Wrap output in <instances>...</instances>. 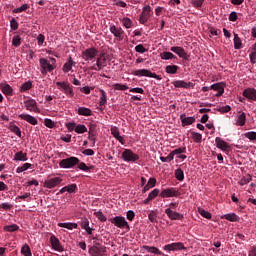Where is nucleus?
Instances as JSON below:
<instances>
[{
  "label": "nucleus",
  "mask_w": 256,
  "mask_h": 256,
  "mask_svg": "<svg viewBox=\"0 0 256 256\" xmlns=\"http://www.w3.org/2000/svg\"><path fill=\"white\" fill-rule=\"evenodd\" d=\"M109 222L112 223L118 229H126V231H131V227L129 226V222L123 216H115L108 219Z\"/></svg>",
  "instance_id": "1"
},
{
  "label": "nucleus",
  "mask_w": 256,
  "mask_h": 256,
  "mask_svg": "<svg viewBox=\"0 0 256 256\" xmlns=\"http://www.w3.org/2000/svg\"><path fill=\"white\" fill-rule=\"evenodd\" d=\"M77 164H79V158L71 156L66 159H62L59 162V167L60 169H75V167H77Z\"/></svg>",
  "instance_id": "2"
},
{
  "label": "nucleus",
  "mask_w": 256,
  "mask_h": 256,
  "mask_svg": "<svg viewBox=\"0 0 256 256\" xmlns=\"http://www.w3.org/2000/svg\"><path fill=\"white\" fill-rule=\"evenodd\" d=\"M39 63H40V72L43 75H47V73H52V71H55V67H57V66H53V64H51V62H49V60L45 58H40Z\"/></svg>",
  "instance_id": "3"
},
{
  "label": "nucleus",
  "mask_w": 256,
  "mask_h": 256,
  "mask_svg": "<svg viewBox=\"0 0 256 256\" xmlns=\"http://www.w3.org/2000/svg\"><path fill=\"white\" fill-rule=\"evenodd\" d=\"M59 91H63L67 97H74L73 86L69 82H56Z\"/></svg>",
  "instance_id": "4"
},
{
  "label": "nucleus",
  "mask_w": 256,
  "mask_h": 256,
  "mask_svg": "<svg viewBox=\"0 0 256 256\" xmlns=\"http://www.w3.org/2000/svg\"><path fill=\"white\" fill-rule=\"evenodd\" d=\"M132 75H134L135 77H151L152 79H157L158 81H161V76L147 69L135 70L134 72H132Z\"/></svg>",
  "instance_id": "5"
},
{
  "label": "nucleus",
  "mask_w": 256,
  "mask_h": 256,
  "mask_svg": "<svg viewBox=\"0 0 256 256\" xmlns=\"http://www.w3.org/2000/svg\"><path fill=\"white\" fill-rule=\"evenodd\" d=\"M122 159L126 163H135V161H139V156L135 152H132L131 149H124Z\"/></svg>",
  "instance_id": "6"
},
{
  "label": "nucleus",
  "mask_w": 256,
  "mask_h": 256,
  "mask_svg": "<svg viewBox=\"0 0 256 256\" xmlns=\"http://www.w3.org/2000/svg\"><path fill=\"white\" fill-rule=\"evenodd\" d=\"M98 54L99 49L95 47L87 48L82 52V59H84V61H93V59H95Z\"/></svg>",
  "instance_id": "7"
},
{
  "label": "nucleus",
  "mask_w": 256,
  "mask_h": 256,
  "mask_svg": "<svg viewBox=\"0 0 256 256\" xmlns=\"http://www.w3.org/2000/svg\"><path fill=\"white\" fill-rule=\"evenodd\" d=\"M151 15H153V9H151V6H144L139 18L141 25H145V23L149 21Z\"/></svg>",
  "instance_id": "8"
},
{
  "label": "nucleus",
  "mask_w": 256,
  "mask_h": 256,
  "mask_svg": "<svg viewBox=\"0 0 256 256\" xmlns=\"http://www.w3.org/2000/svg\"><path fill=\"white\" fill-rule=\"evenodd\" d=\"M187 247H185V244L182 242H174L171 244H167L163 246V250L167 252L171 251H185Z\"/></svg>",
  "instance_id": "9"
},
{
  "label": "nucleus",
  "mask_w": 256,
  "mask_h": 256,
  "mask_svg": "<svg viewBox=\"0 0 256 256\" xmlns=\"http://www.w3.org/2000/svg\"><path fill=\"white\" fill-rule=\"evenodd\" d=\"M88 253L91 256H103V255H105V253H107V247H105V246H89Z\"/></svg>",
  "instance_id": "10"
},
{
  "label": "nucleus",
  "mask_w": 256,
  "mask_h": 256,
  "mask_svg": "<svg viewBox=\"0 0 256 256\" xmlns=\"http://www.w3.org/2000/svg\"><path fill=\"white\" fill-rule=\"evenodd\" d=\"M61 183H63V178L54 177V178L45 180L43 185L46 189H54V187L61 185Z\"/></svg>",
  "instance_id": "11"
},
{
  "label": "nucleus",
  "mask_w": 256,
  "mask_h": 256,
  "mask_svg": "<svg viewBox=\"0 0 256 256\" xmlns=\"http://www.w3.org/2000/svg\"><path fill=\"white\" fill-rule=\"evenodd\" d=\"M179 195H181V192H179L177 189L175 188H167V189H163L160 193V197L162 199H167L169 197H179Z\"/></svg>",
  "instance_id": "12"
},
{
  "label": "nucleus",
  "mask_w": 256,
  "mask_h": 256,
  "mask_svg": "<svg viewBox=\"0 0 256 256\" xmlns=\"http://www.w3.org/2000/svg\"><path fill=\"white\" fill-rule=\"evenodd\" d=\"M110 33L116 37L117 41H123L125 39V31L121 27L115 25L110 26Z\"/></svg>",
  "instance_id": "13"
},
{
  "label": "nucleus",
  "mask_w": 256,
  "mask_h": 256,
  "mask_svg": "<svg viewBox=\"0 0 256 256\" xmlns=\"http://www.w3.org/2000/svg\"><path fill=\"white\" fill-rule=\"evenodd\" d=\"M165 213L167 214V217L171 221H181V220L185 219V216H183V214H181L179 212H175V211L171 210V208L165 209Z\"/></svg>",
  "instance_id": "14"
},
{
  "label": "nucleus",
  "mask_w": 256,
  "mask_h": 256,
  "mask_svg": "<svg viewBox=\"0 0 256 256\" xmlns=\"http://www.w3.org/2000/svg\"><path fill=\"white\" fill-rule=\"evenodd\" d=\"M50 243L54 251H58V253H63L65 251V249H63V246L61 245V242L59 241V238H56L55 235H52L50 237Z\"/></svg>",
  "instance_id": "15"
},
{
  "label": "nucleus",
  "mask_w": 256,
  "mask_h": 256,
  "mask_svg": "<svg viewBox=\"0 0 256 256\" xmlns=\"http://www.w3.org/2000/svg\"><path fill=\"white\" fill-rule=\"evenodd\" d=\"M172 85L177 89H191L195 87L193 82H185V80H176L172 82Z\"/></svg>",
  "instance_id": "16"
},
{
  "label": "nucleus",
  "mask_w": 256,
  "mask_h": 256,
  "mask_svg": "<svg viewBox=\"0 0 256 256\" xmlns=\"http://www.w3.org/2000/svg\"><path fill=\"white\" fill-rule=\"evenodd\" d=\"M170 51L176 53V55H178V57H180L181 59H185L186 61L189 60V55L187 54V52H185V49L183 47L172 46L170 48Z\"/></svg>",
  "instance_id": "17"
},
{
  "label": "nucleus",
  "mask_w": 256,
  "mask_h": 256,
  "mask_svg": "<svg viewBox=\"0 0 256 256\" xmlns=\"http://www.w3.org/2000/svg\"><path fill=\"white\" fill-rule=\"evenodd\" d=\"M215 143L217 149H221V151H231V146L225 140H223L221 137H216L215 138Z\"/></svg>",
  "instance_id": "18"
},
{
  "label": "nucleus",
  "mask_w": 256,
  "mask_h": 256,
  "mask_svg": "<svg viewBox=\"0 0 256 256\" xmlns=\"http://www.w3.org/2000/svg\"><path fill=\"white\" fill-rule=\"evenodd\" d=\"M243 97L248 99V101H256V89L255 88H246L242 92Z\"/></svg>",
  "instance_id": "19"
},
{
  "label": "nucleus",
  "mask_w": 256,
  "mask_h": 256,
  "mask_svg": "<svg viewBox=\"0 0 256 256\" xmlns=\"http://www.w3.org/2000/svg\"><path fill=\"white\" fill-rule=\"evenodd\" d=\"M210 89H213V91H218L216 94V97H221L223 93H225V83H215L210 86Z\"/></svg>",
  "instance_id": "20"
},
{
  "label": "nucleus",
  "mask_w": 256,
  "mask_h": 256,
  "mask_svg": "<svg viewBox=\"0 0 256 256\" xmlns=\"http://www.w3.org/2000/svg\"><path fill=\"white\" fill-rule=\"evenodd\" d=\"M25 108L27 111H33L34 113H39V108L37 107V101L30 99L25 102Z\"/></svg>",
  "instance_id": "21"
},
{
  "label": "nucleus",
  "mask_w": 256,
  "mask_h": 256,
  "mask_svg": "<svg viewBox=\"0 0 256 256\" xmlns=\"http://www.w3.org/2000/svg\"><path fill=\"white\" fill-rule=\"evenodd\" d=\"M96 67L99 70L103 69V67H107V58H105V53H102L97 57Z\"/></svg>",
  "instance_id": "22"
},
{
  "label": "nucleus",
  "mask_w": 256,
  "mask_h": 256,
  "mask_svg": "<svg viewBox=\"0 0 256 256\" xmlns=\"http://www.w3.org/2000/svg\"><path fill=\"white\" fill-rule=\"evenodd\" d=\"M19 119H22L23 121H26L27 123H30V125H37L39 121H37V118L29 115V114H20Z\"/></svg>",
  "instance_id": "23"
},
{
  "label": "nucleus",
  "mask_w": 256,
  "mask_h": 256,
  "mask_svg": "<svg viewBox=\"0 0 256 256\" xmlns=\"http://www.w3.org/2000/svg\"><path fill=\"white\" fill-rule=\"evenodd\" d=\"M180 121L182 123V127H187V125H193V123H195V117H187L186 114H181Z\"/></svg>",
  "instance_id": "24"
},
{
  "label": "nucleus",
  "mask_w": 256,
  "mask_h": 256,
  "mask_svg": "<svg viewBox=\"0 0 256 256\" xmlns=\"http://www.w3.org/2000/svg\"><path fill=\"white\" fill-rule=\"evenodd\" d=\"M73 66H75V61H73V58L69 57L67 62L62 67V71L64 73H69V71H72Z\"/></svg>",
  "instance_id": "25"
},
{
  "label": "nucleus",
  "mask_w": 256,
  "mask_h": 256,
  "mask_svg": "<svg viewBox=\"0 0 256 256\" xmlns=\"http://www.w3.org/2000/svg\"><path fill=\"white\" fill-rule=\"evenodd\" d=\"M155 185H157V179L151 177L149 178L147 184L144 186L142 193H147V191H149V189H153V187H155Z\"/></svg>",
  "instance_id": "26"
},
{
  "label": "nucleus",
  "mask_w": 256,
  "mask_h": 256,
  "mask_svg": "<svg viewBox=\"0 0 256 256\" xmlns=\"http://www.w3.org/2000/svg\"><path fill=\"white\" fill-rule=\"evenodd\" d=\"M221 219H226V221H230L231 223H237L239 221V217L235 213L224 214L221 216Z\"/></svg>",
  "instance_id": "27"
},
{
  "label": "nucleus",
  "mask_w": 256,
  "mask_h": 256,
  "mask_svg": "<svg viewBox=\"0 0 256 256\" xmlns=\"http://www.w3.org/2000/svg\"><path fill=\"white\" fill-rule=\"evenodd\" d=\"M58 227H62L64 229H68L69 231H73V229H77L79 225L73 222H65V223H58Z\"/></svg>",
  "instance_id": "28"
},
{
  "label": "nucleus",
  "mask_w": 256,
  "mask_h": 256,
  "mask_svg": "<svg viewBox=\"0 0 256 256\" xmlns=\"http://www.w3.org/2000/svg\"><path fill=\"white\" fill-rule=\"evenodd\" d=\"M78 115H82L83 117H91L93 111L90 108L79 107L77 109Z\"/></svg>",
  "instance_id": "29"
},
{
  "label": "nucleus",
  "mask_w": 256,
  "mask_h": 256,
  "mask_svg": "<svg viewBox=\"0 0 256 256\" xmlns=\"http://www.w3.org/2000/svg\"><path fill=\"white\" fill-rule=\"evenodd\" d=\"M27 153L19 151L14 155L13 161H28Z\"/></svg>",
  "instance_id": "30"
},
{
  "label": "nucleus",
  "mask_w": 256,
  "mask_h": 256,
  "mask_svg": "<svg viewBox=\"0 0 256 256\" xmlns=\"http://www.w3.org/2000/svg\"><path fill=\"white\" fill-rule=\"evenodd\" d=\"M143 249L148 253H153L154 255H163V252L155 246H143Z\"/></svg>",
  "instance_id": "31"
},
{
  "label": "nucleus",
  "mask_w": 256,
  "mask_h": 256,
  "mask_svg": "<svg viewBox=\"0 0 256 256\" xmlns=\"http://www.w3.org/2000/svg\"><path fill=\"white\" fill-rule=\"evenodd\" d=\"M106 105H107V92H105V90H100L99 107H105Z\"/></svg>",
  "instance_id": "32"
},
{
  "label": "nucleus",
  "mask_w": 256,
  "mask_h": 256,
  "mask_svg": "<svg viewBox=\"0 0 256 256\" xmlns=\"http://www.w3.org/2000/svg\"><path fill=\"white\" fill-rule=\"evenodd\" d=\"M245 121H247V115L245 114V112H241V114L238 115L236 125L238 127H243V125H245Z\"/></svg>",
  "instance_id": "33"
},
{
  "label": "nucleus",
  "mask_w": 256,
  "mask_h": 256,
  "mask_svg": "<svg viewBox=\"0 0 256 256\" xmlns=\"http://www.w3.org/2000/svg\"><path fill=\"white\" fill-rule=\"evenodd\" d=\"M1 91L4 95L12 96L13 95V88L9 84H4L1 86Z\"/></svg>",
  "instance_id": "34"
},
{
  "label": "nucleus",
  "mask_w": 256,
  "mask_h": 256,
  "mask_svg": "<svg viewBox=\"0 0 256 256\" xmlns=\"http://www.w3.org/2000/svg\"><path fill=\"white\" fill-rule=\"evenodd\" d=\"M165 71H166V73H168V75H175L177 73V71H179V66L168 65L165 67Z\"/></svg>",
  "instance_id": "35"
},
{
  "label": "nucleus",
  "mask_w": 256,
  "mask_h": 256,
  "mask_svg": "<svg viewBox=\"0 0 256 256\" xmlns=\"http://www.w3.org/2000/svg\"><path fill=\"white\" fill-rule=\"evenodd\" d=\"M77 165V169H80V171H85L86 173L91 171V169H93V166H87V164H85V162H81V160H79Z\"/></svg>",
  "instance_id": "36"
},
{
  "label": "nucleus",
  "mask_w": 256,
  "mask_h": 256,
  "mask_svg": "<svg viewBox=\"0 0 256 256\" xmlns=\"http://www.w3.org/2000/svg\"><path fill=\"white\" fill-rule=\"evenodd\" d=\"M30 89H33V82L27 81L21 85L20 93H25V91H29Z\"/></svg>",
  "instance_id": "37"
},
{
  "label": "nucleus",
  "mask_w": 256,
  "mask_h": 256,
  "mask_svg": "<svg viewBox=\"0 0 256 256\" xmlns=\"http://www.w3.org/2000/svg\"><path fill=\"white\" fill-rule=\"evenodd\" d=\"M161 59H163L164 61H169V59H177V56H175L173 53L171 52H162L160 54Z\"/></svg>",
  "instance_id": "38"
},
{
  "label": "nucleus",
  "mask_w": 256,
  "mask_h": 256,
  "mask_svg": "<svg viewBox=\"0 0 256 256\" xmlns=\"http://www.w3.org/2000/svg\"><path fill=\"white\" fill-rule=\"evenodd\" d=\"M243 47V43L241 42V38L239 35L234 33V49H241Z\"/></svg>",
  "instance_id": "39"
},
{
  "label": "nucleus",
  "mask_w": 256,
  "mask_h": 256,
  "mask_svg": "<svg viewBox=\"0 0 256 256\" xmlns=\"http://www.w3.org/2000/svg\"><path fill=\"white\" fill-rule=\"evenodd\" d=\"M4 231L7 233H15V231H19V226L17 224L6 225L4 226Z\"/></svg>",
  "instance_id": "40"
},
{
  "label": "nucleus",
  "mask_w": 256,
  "mask_h": 256,
  "mask_svg": "<svg viewBox=\"0 0 256 256\" xmlns=\"http://www.w3.org/2000/svg\"><path fill=\"white\" fill-rule=\"evenodd\" d=\"M9 129L12 133H14L15 135H17V137H22L21 135V129L19 128V126L15 125V124H10Z\"/></svg>",
  "instance_id": "41"
},
{
  "label": "nucleus",
  "mask_w": 256,
  "mask_h": 256,
  "mask_svg": "<svg viewBox=\"0 0 256 256\" xmlns=\"http://www.w3.org/2000/svg\"><path fill=\"white\" fill-rule=\"evenodd\" d=\"M122 25L125 29H131L133 27V21H131V18L125 17L122 19Z\"/></svg>",
  "instance_id": "42"
},
{
  "label": "nucleus",
  "mask_w": 256,
  "mask_h": 256,
  "mask_svg": "<svg viewBox=\"0 0 256 256\" xmlns=\"http://www.w3.org/2000/svg\"><path fill=\"white\" fill-rule=\"evenodd\" d=\"M75 133L78 135H82L83 133H87V127L83 124H76Z\"/></svg>",
  "instance_id": "43"
},
{
  "label": "nucleus",
  "mask_w": 256,
  "mask_h": 256,
  "mask_svg": "<svg viewBox=\"0 0 256 256\" xmlns=\"http://www.w3.org/2000/svg\"><path fill=\"white\" fill-rule=\"evenodd\" d=\"M175 177L178 181H183V179H185V173L181 168L175 170Z\"/></svg>",
  "instance_id": "44"
},
{
  "label": "nucleus",
  "mask_w": 256,
  "mask_h": 256,
  "mask_svg": "<svg viewBox=\"0 0 256 256\" xmlns=\"http://www.w3.org/2000/svg\"><path fill=\"white\" fill-rule=\"evenodd\" d=\"M30 167H33V164H31V163H24L22 166H19L16 169V173H23V171H27V169H30Z\"/></svg>",
  "instance_id": "45"
},
{
  "label": "nucleus",
  "mask_w": 256,
  "mask_h": 256,
  "mask_svg": "<svg viewBox=\"0 0 256 256\" xmlns=\"http://www.w3.org/2000/svg\"><path fill=\"white\" fill-rule=\"evenodd\" d=\"M198 213L201 217H204V219H211V217H213L209 211H206L203 208H198Z\"/></svg>",
  "instance_id": "46"
},
{
  "label": "nucleus",
  "mask_w": 256,
  "mask_h": 256,
  "mask_svg": "<svg viewBox=\"0 0 256 256\" xmlns=\"http://www.w3.org/2000/svg\"><path fill=\"white\" fill-rule=\"evenodd\" d=\"M191 136L195 143H201V141L203 140V135L201 133L191 132Z\"/></svg>",
  "instance_id": "47"
},
{
  "label": "nucleus",
  "mask_w": 256,
  "mask_h": 256,
  "mask_svg": "<svg viewBox=\"0 0 256 256\" xmlns=\"http://www.w3.org/2000/svg\"><path fill=\"white\" fill-rule=\"evenodd\" d=\"M21 253L24 256H32L31 253V248L29 247V245L25 244L24 246H22L21 248Z\"/></svg>",
  "instance_id": "48"
},
{
  "label": "nucleus",
  "mask_w": 256,
  "mask_h": 256,
  "mask_svg": "<svg viewBox=\"0 0 256 256\" xmlns=\"http://www.w3.org/2000/svg\"><path fill=\"white\" fill-rule=\"evenodd\" d=\"M113 89H115V91H127V89H129V86L116 83L113 85Z\"/></svg>",
  "instance_id": "49"
},
{
  "label": "nucleus",
  "mask_w": 256,
  "mask_h": 256,
  "mask_svg": "<svg viewBox=\"0 0 256 256\" xmlns=\"http://www.w3.org/2000/svg\"><path fill=\"white\" fill-rule=\"evenodd\" d=\"M94 215L99 221H101V223H105V221H107V217L105 216V214H103L102 211L94 212Z\"/></svg>",
  "instance_id": "50"
},
{
  "label": "nucleus",
  "mask_w": 256,
  "mask_h": 256,
  "mask_svg": "<svg viewBox=\"0 0 256 256\" xmlns=\"http://www.w3.org/2000/svg\"><path fill=\"white\" fill-rule=\"evenodd\" d=\"M244 137L246 139H249V141H256V132L255 131H250L244 133Z\"/></svg>",
  "instance_id": "51"
},
{
  "label": "nucleus",
  "mask_w": 256,
  "mask_h": 256,
  "mask_svg": "<svg viewBox=\"0 0 256 256\" xmlns=\"http://www.w3.org/2000/svg\"><path fill=\"white\" fill-rule=\"evenodd\" d=\"M11 209H13V205L10 203H2L0 204V211H11Z\"/></svg>",
  "instance_id": "52"
},
{
  "label": "nucleus",
  "mask_w": 256,
  "mask_h": 256,
  "mask_svg": "<svg viewBox=\"0 0 256 256\" xmlns=\"http://www.w3.org/2000/svg\"><path fill=\"white\" fill-rule=\"evenodd\" d=\"M12 45L14 47H20L21 46V36L16 35L12 38Z\"/></svg>",
  "instance_id": "53"
},
{
  "label": "nucleus",
  "mask_w": 256,
  "mask_h": 256,
  "mask_svg": "<svg viewBox=\"0 0 256 256\" xmlns=\"http://www.w3.org/2000/svg\"><path fill=\"white\" fill-rule=\"evenodd\" d=\"M173 159H175V158L171 152L169 153V155L167 157H163V156L160 157V161H162V163H171V161H173Z\"/></svg>",
  "instance_id": "54"
},
{
  "label": "nucleus",
  "mask_w": 256,
  "mask_h": 256,
  "mask_svg": "<svg viewBox=\"0 0 256 256\" xmlns=\"http://www.w3.org/2000/svg\"><path fill=\"white\" fill-rule=\"evenodd\" d=\"M44 125H45V127H48V129H54L55 122L53 120L49 119V118H46L44 120Z\"/></svg>",
  "instance_id": "55"
},
{
  "label": "nucleus",
  "mask_w": 256,
  "mask_h": 256,
  "mask_svg": "<svg viewBox=\"0 0 256 256\" xmlns=\"http://www.w3.org/2000/svg\"><path fill=\"white\" fill-rule=\"evenodd\" d=\"M10 27L12 31H17L19 29V22H17L15 18H12V20L10 21Z\"/></svg>",
  "instance_id": "56"
},
{
  "label": "nucleus",
  "mask_w": 256,
  "mask_h": 256,
  "mask_svg": "<svg viewBox=\"0 0 256 256\" xmlns=\"http://www.w3.org/2000/svg\"><path fill=\"white\" fill-rule=\"evenodd\" d=\"M148 219L151 223H157V213L155 211H151L148 215Z\"/></svg>",
  "instance_id": "57"
},
{
  "label": "nucleus",
  "mask_w": 256,
  "mask_h": 256,
  "mask_svg": "<svg viewBox=\"0 0 256 256\" xmlns=\"http://www.w3.org/2000/svg\"><path fill=\"white\" fill-rule=\"evenodd\" d=\"M159 193H160V190L156 188L148 194V197L153 201V199H155V197H157Z\"/></svg>",
  "instance_id": "58"
},
{
  "label": "nucleus",
  "mask_w": 256,
  "mask_h": 256,
  "mask_svg": "<svg viewBox=\"0 0 256 256\" xmlns=\"http://www.w3.org/2000/svg\"><path fill=\"white\" fill-rule=\"evenodd\" d=\"M135 51L136 53H147V49L145 46H143V44L135 46Z\"/></svg>",
  "instance_id": "59"
},
{
  "label": "nucleus",
  "mask_w": 256,
  "mask_h": 256,
  "mask_svg": "<svg viewBox=\"0 0 256 256\" xmlns=\"http://www.w3.org/2000/svg\"><path fill=\"white\" fill-rule=\"evenodd\" d=\"M77 127V123L75 122H68L66 123V128L68 129V131L71 133L72 131H75Z\"/></svg>",
  "instance_id": "60"
},
{
  "label": "nucleus",
  "mask_w": 256,
  "mask_h": 256,
  "mask_svg": "<svg viewBox=\"0 0 256 256\" xmlns=\"http://www.w3.org/2000/svg\"><path fill=\"white\" fill-rule=\"evenodd\" d=\"M29 9L28 4H23L21 7L14 9V13H23V11H27Z\"/></svg>",
  "instance_id": "61"
},
{
  "label": "nucleus",
  "mask_w": 256,
  "mask_h": 256,
  "mask_svg": "<svg viewBox=\"0 0 256 256\" xmlns=\"http://www.w3.org/2000/svg\"><path fill=\"white\" fill-rule=\"evenodd\" d=\"M67 193H75L77 191V184H70L66 186Z\"/></svg>",
  "instance_id": "62"
},
{
  "label": "nucleus",
  "mask_w": 256,
  "mask_h": 256,
  "mask_svg": "<svg viewBox=\"0 0 256 256\" xmlns=\"http://www.w3.org/2000/svg\"><path fill=\"white\" fill-rule=\"evenodd\" d=\"M250 63H252V65H255L256 63V50H253L250 55Z\"/></svg>",
  "instance_id": "63"
},
{
  "label": "nucleus",
  "mask_w": 256,
  "mask_h": 256,
  "mask_svg": "<svg viewBox=\"0 0 256 256\" xmlns=\"http://www.w3.org/2000/svg\"><path fill=\"white\" fill-rule=\"evenodd\" d=\"M218 111L220 113H229V111H231V106L226 105V106H222L218 109Z\"/></svg>",
  "instance_id": "64"
}]
</instances>
